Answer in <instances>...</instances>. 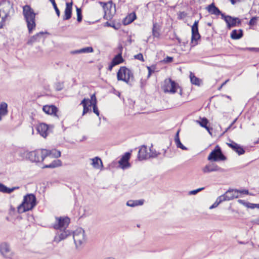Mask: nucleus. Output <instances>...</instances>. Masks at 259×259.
<instances>
[{"instance_id":"e2e57ef3","label":"nucleus","mask_w":259,"mask_h":259,"mask_svg":"<svg viewBox=\"0 0 259 259\" xmlns=\"http://www.w3.org/2000/svg\"><path fill=\"white\" fill-rule=\"evenodd\" d=\"M120 24H117V25H116L114 23V29H119V27H120Z\"/></svg>"},{"instance_id":"7ed1b4c3","label":"nucleus","mask_w":259,"mask_h":259,"mask_svg":"<svg viewBox=\"0 0 259 259\" xmlns=\"http://www.w3.org/2000/svg\"><path fill=\"white\" fill-rule=\"evenodd\" d=\"M23 15L27 23L28 32L30 34L36 27V14L29 6L25 5L23 8Z\"/></svg>"},{"instance_id":"37998d69","label":"nucleus","mask_w":259,"mask_h":259,"mask_svg":"<svg viewBox=\"0 0 259 259\" xmlns=\"http://www.w3.org/2000/svg\"><path fill=\"white\" fill-rule=\"evenodd\" d=\"M50 1V2L52 4V5L55 10V12L56 13V14L57 15V16L58 17L60 16V11L59 10V9L58 8L57 6V5L56 4V2H55V0H49Z\"/></svg>"},{"instance_id":"58836bf2","label":"nucleus","mask_w":259,"mask_h":259,"mask_svg":"<svg viewBox=\"0 0 259 259\" xmlns=\"http://www.w3.org/2000/svg\"><path fill=\"white\" fill-rule=\"evenodd\" d=\"M152 147L153 146L152 145L149 148L150 152L148 153V158H156L160 154V152H157L155 149H153Z\"/></svg>"},{"instance_id":"cd10ccee","label":"nucleus","mask_w":259,"mask_h":259,"mask_svg":"<svg viewBox=\"0 0 259 259\" xmlns=\"http://www.w3.org/2000/svg\"><path fill=\"white\" fill-rule=\"evenodd\" d=\"M160 26L156 22H153V27H152V35L154 37L159 38L160 33Z\"/></svg>"},{"instance_id":"7c9ffc66","label":"nucleus","mask_w":259,"mask_h":259,"mask_svg":"<svg viewBox=\"0 0 259 259\" xmlns=\"http://www.w3.org/2000/svg\"><path fill=\"white\" fill-rule=\"evenodd\" d=\"M61 164L62 162L60 160L55 159L50 164L45 165L43 168H54L61 165Z\"/></svg>"},{"instance_id":"6ab92c4d","label":"nucleus","mask_w":259,"mask_h":259,"mask_svg":"<svg viewBox=\"0 0 259 259\" xmlns=\"http://www.w3.org/2000/svg\"><path fill=\"white\" fill-rule=\"evenodd\" d=\"M236 189H229L226 193L221 195L223 197V200L224 201L230 200L234 198H237L238 197V193H236L235 190Z\"/></svg>"},{"instance_id":"5701e85b","label":"nucleus","mask_w":259,"mask_h":259,"mask_svg":"<svg viewBox=\"0 0 259 259\" xmlns=\"http://www.w3.org/2000/svg\"><path fill=\"white\" fill-rule=\"evenodd\" d=\"M72 2L66 3V8L64 11L63 20H68L71 18L72 16Z\"/></svg>"},{"instance_id":"603ef678","label":"nucleus","mask_w":259,"mask_h":259,"mask_svg":"<svg viewBox=\"0 0 259 259\" xmlns=\"http://www.w3.org/2000/svg\"><path fill=\"white\" fill-rule=\"evenodd\" d=\"M93 106V111L97 116H99V111L98 110L97 104L92 105Z\"/></svg>"},{"instance_id":"2f4dec72","label":"nucleus","mask_w":259,"mask_h":259,"mask_svg":"<svg viewBox=\"0 0 259 259\" xmlns=\"http://www.w3.org/2000/svg\"><path fill=\"white\" fill-rule=\"evenodd\" d=\"M0 113L6 116L8 114V104L5 102H2L0 104Z\"/></svg>"},{"instance_id":"0eeeda50","label":"nucleus","mask_w":259,"mask_h":259,"mask_svg":"<svg viewBox=\"0 0 259 259\" xmlns=\"http://www.w3.org/2000/svg\"><path fill=\"white\" fill-rule=\"evenodd\" d=\"M207 159L210 161H224L227 159V157L223 153L221 147L217 145L209 153Z\"/></svg>"},{"instance_id":"a211bd4d","label":"nucleus","mask_w":259,"mask_h":259,"mask_svg":"<svg viewBox=\"0 0 259 259\" xmlns=\"http://www.w3.org/2000/svg\"><path fill=\"white\" fill-rule=\"evenodd\" d=\"M206 9L210 14L217 16L221 15L222 19H223V16L225 14V13H222L220 9L215 6L214 3H211L206 7Z\"/></svg>"},{"instance_id":"b1692460","label":"nucleus","mask_w":259,"mask_h":259,"mask_svg":"<svg viewBox=\"0 0 259 259\" xmlns=\"http://www.w3.org/2000/svg\"><path fill=\"white\" fill-rule=\"evenodd\" d=\"M37 131L42 137L45 138L48 135V125L44 123H40L37 127Z\"/></svg>"},{"instance_id":"774afa93","label":"nucleus","mask_w":259,"mask_h":259,"mask_svg":"<svg viewBox=\"0 0 259 259\" xmlns=\"http://www.w3.org/2000/svg\"><path fill=\"white\" fill-rule=\"evenodd\" d=\"M229 81V79H227V80H226L225 82H224L221 84V85H222V87H223L224 85H225L226 84V83H227V82H228Z\"/></svg>"},{"instance_id":"f257e3e1","label":"nucleus","mask_w":259,"mask_h":259,"mask_svg":"<svg viewBox=\"0 0 259 259\" xmlns=\"http://www.w3.org/2000/svg\"><path fill=\"white\" fill-rule=\"evenodd\" d=\"M19 155L28 158L32 162H39L44 160L46 158H58L61 156V152L55 149L52 150L40 149L33 151L21 150Z\"/></svg>"},{"instance_id":"f8f14e48","label":"nucleus","mask_w":259,"mask_h":259,"mask_svg":"<svg viewBox=\"0 0 259 259\" xmlns=\"http://www.w3.org/2000/svg\"><path fill=\"white\" fill-rule=\"evenodd\" d=\"M226 23L228 29L239 26L241 24V20L237 17H233L229 15L223 16V19Z\"/></svg>"},{"instance_id":"0e129e2a","label":"nucleus","mask_w":259,"mask_h":259,"mask_svg":"<svg viewBox=\"0 0 259 259\" xmlns=\"http://www.w3.org/2000/svg\"><path fill=\"white\" fill-rule=\"evenodd\" d=\"M233 124L231 123L230 124V125L226 129V130L225 131V132H224V133L227 132L230 128H231V127L233 126Z\"/></svg>"},{"instance_id":"4be33fe9","label":"nucleus","mask_w":259,"mask_h":259,"mask_svg":"<svg viewBox=\"0 0 259 259\" xmlns=\"http://www.w3.org/2000/svg\"><path fill=\"white\" fill-rule=\"evenodd\" d=\"M43 111L47 114L58 117L57 114L58 108L54 105H45L42 108Z\"/></svg>"},{"instance_id":"49530a36","label":"nucleus","mask_w":259,"mask_h":259,"mask_svg":"<svg viewBox=\"0 0 259 259\" xmlns=\"http://www.w3.org/2000/svg\"><path fill=\"white\" fill-rule=\"evenodd\" d=\"M156 69V66L155 65H152L151 66H148L147 69L148 70V77H150V76L154 72Z\"/></svg>"},{"instance_id":"423d86ee","label":"nucleus","mask_w":259,"mask_h":259,"mask_svg":"<svg viewBox=\"0 0 259 259\" xmlns=\"http://www.w3.org/2000/svg\"><path fill=\"white\" fill-rule=\"evenodd\" d=\"M100 4L102 6L104 9V19L108 21L104 23L103 26L104 27H111L113 28V21L112 20L113 17V15L111 13V10L112 5V1H110L107 3L101 2H100Z\"/></svg>"},{"instance_id":"09e8293b","label":"nucleus","mask_w":259,"mask_h":259,"mask_svg":"<svg viewBox=\"0 0 259 259\" xmlns=\"http://www.w3.org/2000/svg\"><path fill=\"white\" fill-rule=\"evenodd\" d=\"M187 16V13H186L185 12H184V11L179 12V13H178V18L179 20H182V19H183L185 18H186Z\"/></svg>"},{"instance_id":"f704fd0d","label":"nucleus","mask_w":259,"mask_h":259,"mask_svg":"<svg viewBox=\"0 0 259 259\" xmlns=\"http://www.w3.org/2000/svg\"><path fill=\"white\" fill-rule=\"evenodd\" d=\"M88 100L86 98L83 99L81 102L80 104H82L83 107L82 115H84L87 112H89V104L88 103Z\"/></svg>"},{"instance_id":"c85d7f7f","label":"nucleus","mask_w":259,"mask_h":259,"mask_svg":"<svg viewBox=\"0 0 259 259\" xmlns=\"http://www.w3.org/2000/svg\"><path fill=\"white\" fill-rule=\"evenodd\" d=\"M92 161L91 165L96 169H100L103 167V163L101 159L99 157H95V158H91Z\"/></svg>"},{"instance_id":"ddd939ff","label":"nucleus","mask_w":259,"mask_h":259,"mask_svg":"<svg viewBox=\"0 0 259 259\" xmlns=\"http://www.w3.org/2000/svg\"><path fill=\"white\" fill-rule=\"evenodd\" d=\"M131 156V152H125L121 157L120 159L118 161L119 165L118 167L122 169H125L130 168L131 166V164L129 162Z\"/></svg>"},{"instance_id":"72a5a7b5","label":"nucleus","mask_w":259,"mask_h":259,"mask_svg":"<svg viewBox=\"0 0 259 259\" xmlns=\"http://www.w3.org/2000/svg\"><path fill=\"white\" fill-rule=\"evenodd\" d=\"M238 202L247 208L251 209H254V208H256V204L251 203L249 202H246L244 200L242 199H238Z\"/></svg>"},{"instance_id":"de8ad7c7","label":"nucleus","mask_w":259,"mask_h":259,"mask_svg":"<svg viewBox=\"0 0 259 259\" xmlns=\"http://www.w3.org/2000/svg\"><path fill=\"white\" fill-rule=\"evenodd\" d=\"M259 18L258 17H252L249 21L248 25L250 26H253L256 23V21Z\"/></svg>"},{"instance_id":"4468645a","label":"nucleus","mask_w":259,"mask_h":259,"mask_svg":"<svg viewBox=\"0 0 259 259\" xmlns=\"http://www.w3.org/2000/svg\"><path fill=\"white\" fill-rule=\"evenodd\" d=\"M202 171L204 173H209L213 171L224 172L225 170L215 163H210L203 168Z\"/></svg>"},{"instance_id":"bb28decb","label":"nucleus","mask_w":259,"mask_h":259,"mask_svg":"<svg viewBox=\"0 0 259 259\" xmlns=\"http://www.w3.org/2000/svg\"><path fill=\"white\" fill-rule=\"evenodd\" d=\"M243 36V31L242 29H234L231 33L230 37L233 39H239Z\"/></svg>"},{"instance_id":"864d4df0","label":"nucleus","mask_w":259,"mask_h":259,"mask_svg":"<svg viewBox=\"0 0 259 259\" xmlns=\"http://www.w3.org/2000/svg\"><path fill=\"white\" fill-rule=\"evenodd\" d=\"M174 60L173 57L167 56L166 58H165L163 60V62L165 63H169L172 62Z\"/></svg>"},{"instance_id":"393cba45","label":"nucleus","mask_w":259,"mask_h":259,"mask_svg":"<svg viewBox=\"0 0 259 259\" xmlns=\"http://www.w3.org/2000/svg\"><path fill=\"white\" fill-rule=\"evenodd\" d=\"M137 19L136 14L135 12H133L130 14H128L126 17H125L122 23L124 25H127L132 23L134 20Z\"/></svg>"},{"instance_id":"ea45409f","label":"nucleus","mask_w":259,"mask_h":259,"mask_svg":"<svg viewBox=\"0 0 259 259\" xmlns=\"http://www.w3.org/2000/svg\"><path fill=\"white\" fill-rule=\"evenodd\" d=\"M223 201H224V200H223V197L221 196H220L218 197L217 199L215 202L209 207V209H212L215 207H217L220 203L222 202Z\"/></svg>"},{"instance_id":"69168bd1","label":"nucleus","mask_w":259,"mask_h":259,"mask_svg":"<svg viewBox=\"0 0 259 259\" xmlns=\"http://www.w3.org/2000/svg\"><path fill=\"white\" fill-rule=\"evenodd\" d=\"M178 89H180V91H179V94H180V95H181V96H182V94H183V92H182V88L180 87V88H178Z\"/></svg>"},{"instance_id":"6e6552de","label":"nucleus","mask_w":259,"mask_h":259,"mask_svg":"<svg viewBox=\"0 0 259 259\" xmlns=\"http://www.w3.org/2000/svg\"><path fill=\"white\" fill-rule=\"evenodd\" d=\"M55 222L53 224V227L55 230L62 231L66 229L70 223V219L67 217L55 218Z\"/></svg>"},{"instance_id":"c9c22d12","label":"nucleus","mask_w":259,"mask_h":259,"mask_svg":"<svg viewBox=\"0 0 259 259\" xmlns=\"http://www.w3.org/2000/svg\"><path fill=\"white\" fill-rule=\"evenodd\" d=\"M190 78L192 84L196 85H200V79L195 76V75L192 72L190 73Z\"/></svg>"},{"instance_id":"473e14b6","label":"nucleus","mask_w":259,"mask_h":259,"mask_svg":"<svg viewBox=\"0 0 259 259\" xmlns=\"http://www.w3.org/2000/svg\"><path fill=\"white\" fill-rule=\"evenodd\" d=\"M94 51L92 47H85L72 52L73 54L89 53Z\"/></svg>"},{"instance_id":"a18cd8bd","label":"nucleus","mask_w":259,"mask_h":259,"mask_svg":"<svg viewBox=\"0 0 259 259\" xmlns=\"http://www.w3.org/2000/svg\"><path fill=\"white\" fill-rule=\"evenodd\" d=\"M64 88L63 82H58L55 84V89L57 91H60L63 90Z\"/></svg>"},{"instance_id":"4c0bfd02","label":"nucleus","mask_w":259,"mask_h":259,"mask_svg":"<svg viewBox=\"0 0 259 259\" xmlns=\"http://www.w3.org/2000/svg\"><path fill=\"white\" fill-rule=\"evenodd\" d=\"M233 150L236 152L239 155H242L245 152L243 147L238 144H236V146H235V148H233Z\"/></svg>"},{"instance_id":"9b49d317","label":"nucleus","mask_w":259,"mask_h":259,"mask_svg":"<svg viewBox=\"0 0 259 259\" xmlns=\"http://www.w3.org/2000/svg\"><path fill=\"white\" fill-rule=\"evenodd\" d=\"M178 88H180L178 83L171 78H168L164 80V84L163 89L165 93L174 94L177 92Z\"/></svg>"},{"instance_id":"bf43d9fd","label":"nucleus","mask_w":259,"mask_h":259,"mask_svg":"<svg viewBox=\"0 0 259 259\" xmlns=\"http://www.w3.org/2000/svg\"><path fill=\"white\" fill-rule=\"evenodd\" d=\"M113 67V59H112L111 60V62H110V65L108 67V69L110 70V71H111L112 69V68Z\"/></svg>"},{"instance_id":"052dcab7","label":"nucleus","mask_w":259,"mask_h":259,"mask_svg":"<svg viewBox=\"0 0 259 259\" xmlns=\"http://www.w3.org/2000/svg\"><path fill=\"white\" fill-rule=\"evenodd\" d=\"M205 128L207 130V131L209 133V134L211 135V131L212 130V127H210L209 126H207L206 128Z\"/></svg>"},{"instance_id":"c756f323","label":"nucleus","mask_w":259,"mask_h":259,"mask_svg":"<svg viewBox=\"0 0 259 259\" xmlns=\"http://www.w3.org/2000/svg\"><path fill=\"white\" fill-rule=\"evenodd\" d=\"M179 133H180V130H179L177 131V132L175 135V141L176 146L179 148H180L184 150H187L188 149V148L186 147H185V146H184L180 141V139L179 138Z\"/></svg>"},{"instance_id":"f03ea898","label":"nucleus","mask_w":259,"mask_h":259,"mask_svg":"<svg viewBox=\"0 0 259 259\" xmlns=\"http://www.w3.org/2000/svg\"><path fill=\"white\" fill-rule=\"evenodd\" d=\"M15 13L13 4L10 1H4L0 4V28L5 22L10 20Z\"/></svg>"},{"instance_id":"a19ab883","label":"nucleus","mask_w":259,"mask_h":259,"mask_svg":"<svg viewBox=\"0 0 259 259\" xmlns=\"http://www.w3.org/2000/svg\"><path fill=\"white\" fill-rule=\"evenodd\" d=\"M86 99L88 100V103L89 104V106H91L92 105L97 104V99H96V97L95 94H93L91 96V99L90 100L89 99Z\"/></svg>"},{"instance_id":"13d9d810","label":"nucleus","mask_w":259,"mask_h":259,"mask_svg":"<svg viewBox=\"0 0 259 259\" xmlns=\"http://www.w3.org/2000/svg\"><path fill=\"white\" fill-rule=\"evenodd\" d=\"M136 206L142 205L143 204L144 200L143 199L135 200Z\"/></svg>"},{"instance_id":"338daca9","label":"nucleus","mask_w":259,"mask_h":259,"mask_svg":"<svg viewBox=\"0 0 259 259\" xmlns=\"http://www.w3.org/2000/svg\"><path fill=\"white\" fill-rule=\"evenodd\" d=\"M163 156L165 157V155H166L167 149H163Z\"/></svg>"},{"instance_id":"a878e982","label":"nucleus","mask_w":259,"mask_h":259,"mask_svg":"<svg viewBox=\"0 0 259 259\" xmlns=\"http://www.w3.org/2000/svg\"><path fill=\"white\" fill-rule=\"evenodd\" d=\"M19 189V187L8 188L4 184L0 183V192L3 193L11 194L16 190Z\"/></svg>"},{"instance_id":"8fccbe9b","label":"nucleus","mask_w":259,"mask_h":259,"mask_svg":"<svg viewBox=\"0 0 259 259\" xmlns=\"http://www.w3.org/2000/svg\"><path fill=\"white\" fill-rule=\"evenodd\" d=\"M204 189V187L198 188L196 190H192L189 192V195H196L198 192Z\"/></svg>"},{"instance_id":"680f3d73","label":"nucleus","mask_w":259,"mask_h":259,"mask_svg":"<svg viewBox=\"0 0 259 259\" xmlns=\"http://www.w3.org/2000/svg\"><path fill=\"white\" fill-rule=\"evenodd\" d=\"M175 38L178 40V42L179 44H181V39L176 35V33L174 34Z\"/></svg>"},{"instance_id":"20e7f679","label":"nucleus","mask_w":259,"mask_h":259,"mask_svg":"<svg viewBox=\"0 0 259 259\" xmlns=\"http://www.w3.org/2000/svg\"><path fill=\"white\" fill-rule=\"evenodd\" d=\"M37 204L35 196L33 194H28L24 196L21 204L17 207L19 213L32 210Z\"/></svg>"},{"instance_id":"dca6fc26","label":"nucleus","mask_w":259,"mask_h":259,"mask_svg":"<svg viewBox=\"0 0 259 259\" xmlns=\"http://www.w3.org/2000/svg\"><path fill=\"white\" fill-rule=\"evenodd\" d=\"M122 45L119 44L116 50L117 54L114 55V66L120 64L124 61L122 56Z\"/></svg>"},{"instance_id":"5fc2aeb1","label":"nucleus","mask_w":259,"mask_h":259,"mask_svg":"<svg viewBox=\"0 0 259 259\" xmlns=\"http://www.w3.org/2000/svg\"><path fill=\"white\" fill-rule=\"evenodd\" d=\"M126 205L128 206H131V207H135V206H136V204L135 203V200H128L127 203H126Z\"/></svg>"},{"instance_id":"6e6d98bb","label":"nucleus","mask_w":259,"mask_h":259,"mask_svg":"<svg viewBox=\"0 0 259 259\" xmlns=\"http://www.w3.org/2000/svg\"><path fill=\"white\" fill-rule=\"evenodd\" d=\"M135 58L142 61H144L143 54L142 53H139L135 56Z\"/></svg>"},{"instance_id":"4d7b16f0","label":"nucleus","mask_w":259,"mask_h":259,"mask_svg":"<svg viewBox=\"0 0 259 259\" xmlns=\"http://www.w3.org/2000/svg\"><path fill=\"white\" fill-rule=\"evenodd\" d=\"M237 144V143H235V142L231 141V143H227V145L230 148H231L233 150V148H235V146H236Z\"/></svg>"},{"instance_id":"f3484780","label":"nucleus","mask_w":259,"mask_h":259,"mask_svg":"<svg viewBox=\"0 0 259 259\" xmlns=\"http://www.w3.org/2000/svg\"><path fill=\"white\" fill-rule=\"evenodd\" d=\"M71 232L66 229L60 231V233H58L55 236L54 241L58 243L66 238L68 236L71 235Z\"/></svg>"},{"instance_id":"3c124183","label":"nucleus","mask_w":259,"mask_h":259,"mask_svg":"<svg viewBox=\"0 0 259 259\" xmlns=\"http://www.w3.org/2000/svg\"><path fill=\"white\" fill-rule=\"evenodd\" d=\"M240 50L242 51L248 50L250 51H254L256 52H259V48H240Z\"/></svg>"},{"instance_id":"aec40b11","label":"nucleus","mask_w":259,"mask_h":259,"mask_svg":"<svg viewBox=\"0 0 259 259\" xmlns=\"http://www.w3.org/2000/svg\"><path fill=\"white\" fill-rule=\"evenodd\" d=\"M148 152H147V147L145 145L141 146L138 151V159L142 161L148 158Z\"/></svg>"},{"instance_id":"1a4fd4ad","label":"nucleus","mask_w":259,"mask_h":259,"mask_svg":"<svg viewBox=\"0 0 259 259\" xmlns=\"http://www.w3.org/2000/svg\"><path fill=\"white\" fill-rule=\"evenodd\" d=\"M0 253L3 257L11 259L14 255L10 244L7 242H3L0 244Z\"/></svg>"},{"instance_id":"2eb2a0df","label":"nucleus","mask_w":259,"mask_h":259,"mask_svg":"<svg viewBox=\"0 0 259 259\" xmlns=\"http://www.w3.org/2000/svg\"><path fill=\"white\" fill-rule=\"evenodd\" d=\"M198 23L199 21L196 20L191 27V42H193V41H197L201 37L198 31Z\"/></svg>"},{"instance_id":"39448f33","label":"nucleus","mask_w":259,"mask_h":259,"mask_svg":"<svg viewBox=\"0 0 259 259\" xmlns=\"http://www.w3.org/2000/svg\"><path fill=\"white\" fill-rule=\"evenodd\" d=\"M117 78L118 80L125 82L130 86H133L135 78L134 74L130 69L125 66L121 67L117 72Z\"/></svg>"},{"instance_id":"e433bc0d","label":"nucleus","mask_w":259,"mask_h":259,"mask_svg":"<svg viewBox=\"0 0 259 259\" xmlns=\"http://www.w3.org/2000/svg\"><path fill=\"white\" fill-rule=\"evenodd\" d=\"M200 120H196V122L198 123L201 127L206 128L208 126L209 121L206 117L201 118L200 117Z\"/></svg>"},{"instance_id":"412c9836","label":"nucleus","mask_w":259,"mask_h":259,"mask_svg":"<svg viewBox=\"0 0 259 259\" xmlns=\"http://www.w3.org/2000/svg\"><path fill=\"white\" fill-rule=\"evenodd\" d=\"M44 32H40L37 33L35 35L31 36L28 40L27 44L28 45L32 46L34 43L36 42H39L41 40H44Z\"/></svg>"},{"instance_id":"9d476101","label":"nucleus","mask_w":259,"mask_h":259,"mask_svg":"<svg viewBox=\"0 0 259 259\" xmlns=\"http://www.w3.org/2000/svg\"><path fill=\"white\" fill-rule=\"evenodd\" d=\"M73 234L74 241L76 247L80 246L85 242L84 231L82 228H77L73 232Z\"/></svg>"},{"instance_id":"c03bdc74","label":"nucleus","mask_w":259,"mask_h":259,"mask_svg":"<svg viewBox=\"0 0 259 259\" xmlns=\"http://www.w3.org/2000/svg\"><path fill=\"white\" fill-rule=\"evenodd\" d=\"M235 192L236 193H240L241 194H246V195H251V196H254V195L251 193H249V191L248 190H246V189H243V190H235Z\"/></svg>"},{"instance_id":"79ce46f5","label":"nucleus","mask_w":259,"mask_h":259,"mask_svg":"<svg viewBox=\"0 0 259 259\" xmlns=\"http://www.w3.org/2000/svg\"><path fill=\"white\" fill-rule=\"evenodd\" d=\"M76 13H77V21L78 22H80L82 19L81 10L80 8H79L76 7Z\"/></svg>"}]
</instances>
